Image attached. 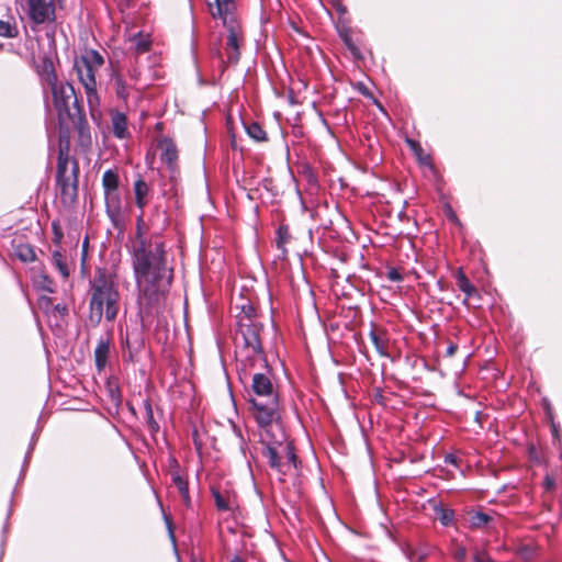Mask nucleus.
Here are the masks:
<instances>
[{"label": "nucleus", "instance_id": "obj_20", "mask_svg": "<svg viewBox=\"0 0 562 562\" xmlns=\"http://www.w3.org/2000/svg\"><path fill=\"white\" fill-rule=\"evenodd\" d=\"M212 495L214 497L215 506L221 512H231L234 509L235 496L229 492L222 493L216 488H212Z\"/></svg>", "mask_w": 562, "mask_h": 562}, {"label": "nucleus", "instance_id": "obj_15", "mask_svg": "<svg viewBox=\"0 0 562 562\" xmlns=\"http://www.w3.org/2000/svg\"><path fill=\"white\" fill-rule=\"evenodd\" d=\"M67 120H69L77 130L79 145L82 148H90L92 145V137L83 110H77V112H74V115Z\"/></svg>", "mask_w": 562, "mask_h": 562}, {"label": "nucleus", "instance_id": "obj_2", "mask_svg": "<svg viewBox=\"0 0 562 562\" xmlns=\"http://www.w3.org/2000/svg\"><path fill=\"white\" fill-rule=\"evenodd\" d=\"M132 265L138 291L139 314L150 316L161 305L169 285L165 244L159 237L145 238L144 213L137 217L136 239L132 246Z\"/></svg>", "mask_w": 562, "mask_h": 562}, {"label": "nucleus", "instance_id": "obj_29", "mask_svg": "<svg viewBox=\"0 0 562 562\" xmlns=\"http://www.w3.org/2000/svg\"><path fill=\"white\" fill-rule=\"evenodd\" d=\"M14 255L23 262H32L36 257L33 248L26 244L15 246Z\"/></svg>", "mask_w": 562, "mask_h": 562}, {"label": "nucleus", "instance_id": "obj_22", "mask_svg": "<svg viewBox=\"0 0 562 562\" xmlns=\"http://www.w3.org/2000/svg\"><path fill=\"white\" fill-rule=\"evenodd\" d=\"M276 240H274V244H276V247L277 249L280 251L279 254V258L280 259H285L286 255H288V249H286V244L289 243V240L291 239V235L289 233V227L288 225H279L277 232H276Z\"/></svg>", "mask_w": 562, "mask_h": 562}, {"label": "nucleus", "instance_id": "obj_48", "mask_svg": "<svg viewBox=\"0 0 562 562\" xmlns=\"http://www.w3.org/2000/svg\"><path fill=\"white\" fill-rule=\"evenodd\" d=\"M448 214H449L451 221H456L457 220V213L451 212V213H448Z\"/></svg>", "mask_w": 562, "mask_h": 562}, {"label": "nucleus", "instance_id": "obj_21", "mask_svg": "<svg viewBox=\"0 0 562 562\" xmlns=\"http://www.w3.org/2000/svg\"><path fill=\"white\" fill-rule=\"evenodd\" d=\"M171 482L177 487L186 507L191 508L192 502L189 492V481L187 473L184 472L180 475H175V477L171 479Z\"/></svg>", "mask_w": 562, "mask_h": 562}, {"label": "nucleus", "instance_id": "obj_25", "mask_svg": "<svg viewBox=\"0 0 562 562\" xmlns=\"http://www.w3.org/2000/svg\"><path fill=\"white\" fill-rule=\"evenodd\" d=\"M145 411V422L151 434H157L160 429L158 422L155 419L151 403L148 398L143 401Z\"/></svg>", "mask_w": 562, "mask_h": 562}, {"label": "nucleus", "instance_id": "obj_17", "mask_svg": "<svg viewBox=\"0 0 562 562\" xmlns=\"http://www.w3.org/2000/svg\"><path fill=\"white\" fill-rule=\"evenodd\" d=\"M151 47V40L149 34H144L142 32L136 33L131 37V47L130 49L133 52V56L130 57V61L132 64L136 63L137 56L144 53L149 52Z\"/></svg>", "mask_w": 562, "mask_h": 562}, {"label": "nucleus", "instance_id": "obj_36", "mask_svg": "<svg viewBox=\"0 0 562 562\" xmlns=\"http://www.w3.org/2000/svg\"><path fill=\"white\" fill-rule=\"evenodd\" d=\"M386 278L392 282H402L404 279L402 272L395 267L387 268Z\"/></svg>", "mask_w": 562, "mask_h": 562}, {"label": "nucleus", "instance_id": "obj_42", "mask_svg": "<svg viewBox=\"0 0 562 562\" xmlns=\"http://www.w3.org/2000/svg\"><path fill=\"white\" fill-rule=\"evenodd\" d=\"M474 562H494L487 553L485 552H476L474 555Z\"/></svg>", "mask_w": 562, "mask_h": 562}, {"label": "nucleus", "instance_id": "obj_40", "mask_svg": "<svg viewBox=\"0 0 562 562\" xmlns=\"http://www.w3.org/2000/svg\"><path fill=\"white\" fill-rule=\"evenodd\" d=\"M38 303H40V307L42 310H44V312L46 313L47 316L50 317V310L53 306L52 299L48 296H41Z\"/></svg>", "mask_w": 562, "mask_h": 562}, {"label": "nucleus", "instance_id": "obj_10", "mask_svg": "<svg viewBox=\"0 0 562 562\" xmlns=\"http://www.w3.org/2000/svg\"><path fill=\"white\" fill-rule=\"evenodd\" d=\"M19 3L34 26L54 23L57 10L64 7V0H20Z\"/></svg>", "mask_w": 562, "mask_h": 562}, {"label": "nucleus", "instance_id": "obj_31", "mask_svg": "<svg viewBox=\"0 0 562 562\" xmlns=\"http://www.w3.org/2000/svg\"><path fill=\"white\" fill-rule=\"evenodd\" d=\"M35 283L38 289L48 292L54 293L55 292V283L54 281L45 273H41L36 277Z\"/></svg>", "mask_w": 562, "mask_h": 562}, {"label": "nucleus", "instance_id": "obj_51", "mask_svg": "<svg viewBox=\"0 0 562 562\" xmlns=\"http://www.w3.org/2000/svg\"><path fill=\"white\" fill-rule=\"evenodd\" d=\"M244 445H245V442H244V439L241 438V446H240V450L245 453Z\"/></svg>", "mask_w": 562, "mask_h": 562}, {"label": "nucleus", "instance_id": "obj_27", "mask_svg": "<svg viewBox=\"0 0 562 562\" xmlns=\"http://www.w3.org/2000/svg\"><path fill=\"white\" fill-rule=\"evenodd\" d=\"M19 35V27L13 18L8 21L0 20V36L14 38Z\"/></svg>", "mask_w": 562, "mask_h": 562}, {"label": "nucleus", "instance_id": "obj_8", "mask_svg": "<svg viewBox=\"0 0 562 562\" xmlns=\"http://www.w3.org/2000/svg\"><path fill=\"white\" fill-rule=\"evenodd\" d=\"M158 147L161 149L159 158L165 165V168L157 170V182L160 188L161 195L165 196L168 193L176 191V187L180 179V169L178 164L179 150L173 140L168 137L162 138L159 142Z\"/></svg>", "mask_w": 562, "mask_h": 562}, {"label": "nucleus", "instance_id": "obj_6", "mask_svg": "<svg viewBox=\"0 0 562 562\" xmlns=\"http://www.w3.org/2000/svg\"><path fill=\"white\" fill-rule=\"evenodd\" d=\"M41 79L43 85L52 91L54 106L60 124H64L77 110H82L78 103L74 86L69 82H58L52 63L44 64Z\"/></svg>", "mask_w": 562, "mask_h": 562}, {"label": "nucleus", "instance_id": "obj_43", "mask_svg": "<svg viewBox=\"0 0 562 562\" xmlns=\"http://www.w3.org/2000/svg\"><path fill=\"white\" fill-rule=\"evenodd\" d=\"M543 484L546 491H551L555 486V480L550 475H546Z\"/></svg>", "mask_w": 562, "mask_h": 562}, {"label": "nucleus", "instance_id": "obj_45", "mask_svg": "<svg viewBox=\"0 0 562 562\" xmlns=\"http://www.w3.org/2000/svg\"><path fill=\"white\" fill-rule=\"evenodd\" d=\"M457 349H458V346L456 344H453V342L449 344V346L447 347V350H446L447 356L452 357L456 353Z\"/></svg>", "mask_w": 562, "mask_h": 562}, {"label": "nucleus", "instance_id": "obj_30", "mask_svg": "<svg viewBox=\"0 0 562 562\" xmlns=\"http://www.w3.org/2000/svg\"><path fill=\"white\" fill-rule=\"evenodd\" d=\"M108 396L111 403L119 408L122 403V394L117 384L109 382L106 384Z\"/></svg>", "mask_w": 562, "mask_h": 562}, {"label": "nucleus", "instance_id": "obj_50", "mask_svg": "<svg viewBox=\"0 0 562 562\" xmlns=\"http://www.w3.org/2000/svg\"><path fill=\"white\" fill-rule=\"evenodd\" d=\"M116 214H117V213H114V212L109 213V215H110L111 220H113V221H114V215H116Z\"/></svg>", "mask_w": 562, "mask_h": 562}, {"label": "nucleus", "instance_id": "obj_32", "mask_svg": "<svg viewBox=\"0 0 562 562\" xmlns=\"http://www.w3.org/2000/svg\"><path fill=\"white\" fill-rule=\"evenodd\" d=\"M340 36L345 43V45L347 46V48L350 50V53L355 56V57H358L360 56V49L359 47L355 44V42L352 41V37H351V34L349 31H344L340 33Z\"/></svg>", "mask_w": 562, "mask_h": 562}, {"label": "nucleus", "instance_id": "obj_7", "mask_svg": "<svg viewBox=\"0 0 562 562\" xmlns=\"http://www.w3.org/2000/svg\"><path fill=\"white\" fill-rule=\"evenodd\" d=\"M104 65L103 56L95 49H87L75 58L74 69L79 82L85 88L87 102L91 111L100 104L95 75Z\"/></svg>", "mask_w": 562, "mask_h": 562}, {"label": "nucleus", "instance_id": "obj_44", "mask_svg": "<svg viewBox=\"0 0 562 562\" xmlns=\"http://www.w3.org/2000/svg\"><path fill=\"white\" fill-rule=\"evenodd\" d=\"M457 461H458V458L452 453H449L445 457V463H447V464L457 465Z\"/></svg>", "mask_w": 562, "mask_h": 562}, {"label": "nucleus", "instance_id": "obj_34", "mask_svg": "<svg viewBox=\"0 0 562 562\" xmlns=\"http://www.w3.org/2000/svg\"><path fill=\"white\" fill-rule=\"evenodd\" d=\"M299 175L300 177L305 179L308 184L315 186L317 182L316 176L308 165L302 166L301 170L299 171Z\"/></svg>", "mask_w": 562, "mask_h": 562}, {"label": "nucleus", "instance_id": "obj_13", "mask_svg": "<svg viewBox=\"0 0 562 562\" xmlns=\"http://www.w3.org/2000/svg\"><path fill=\"white\" fill-rule=\"evenodd\" d=\"M144 349V339L138 330H132L122 338V358L124 362L135 363Z\"/></svg>", "mask_w": 562, "mask_h": 562}, {"label": "nucleus", "instance_id": "obj_18", "mask_svg": "<svg viewBox=\"0 0 562 562\" xmlns=\"http://www.w3.org/2000/svg\"><path fill=\"white\" fill-rule=\"evenodd\" d=\"M456 282L458 289L465 294L463 300L464 304H468L472 297H479L476 288L470 282L461 269L457 272Z\"/></svg>", "mask_w": 562, "mask_h": 562}, {"label": "nucleus", "instance_id": "obj_39", "mask_svg": "<svg viewBox=\"0 0 562 562\" xmlns=\"http://www.w3.org/2000/svg\"><path fill=\"white\" fill-rule=\"evenodd\" d=\"M427 554L426 550H414L407 553V558L411 562H418L425 559Z\"/></svg>", "mask_w": 562, "mask_h": 562}, {"label": "nucleus", "instance_id": "obj_1", "mask_svg": "<svg viewBox=\"0 0 562 562\" xmlns=\"http://www.w3.org/2000/svg\"><path fill=\"white\" fill-rule=\"evenodd\" d=\"M236 360L239 380L246 383L251 414L259 427L279 424L280 400L261 345L262 324L252 304L241 305L236 315Z\"/></svg>", "mask_w": 562, "mask_h": 562}, {"label": "nucleus", "instance_id": "obj_5", "mask_svg": "<svg viewBox=\"0 0 562 562\" xmlns=\"http://www.w3.org/2000/svg\"><path fill=\"white\" fill-rule=\"evenodd\" d=\"M211 15L220 19L228 34L225 44L227 64L236 65L240 59V47L245 43L244 33L236 16L235 0H206Z\"/></svg>", "mask_w": 562, "mask_h": 562}, {"label": "nucleus", "instance_id": "obj_3", "mask_svg": "<svg viewBox=\"0 0 562 562\" xmlns=\"http://www.w3.org/2000/svg\"><path fill=\"white\" fill-rule=\"evenodd\" d=\"M89 319L99 325L104 317L106 322H114L121 306V294L115 273L105 268H97L89 280Z\"/></svg>", "mask_w": 562, "mask_h": 562}, {"label": "nucleus", "instance_id": "obj_46", "mask_svg": "<svg viewBox=\"0 0 562 562\" xmlns=\"http://www.w3.org/2000/svg\"><path fill=\"white\" fill-rule=\"evenodd\" d=\"M53 229L55 231L56 237L60 239L63 237L61 233H57V224L53 222Z\"/></svg>", "mask_w": 562, "mask_h": 562}, {"label": "nucleus", "instance_id": "obj_47", "mask_svg": "<svg viewBox=\"0 0 562 562\" xmlns=\"http://www.w3.org/2000/svg\"><path fill=\"white\" fill-rule=\"evenodd\" d=\"M420 161L424 165L430 166V158H429V156H426L425 158L420 157Z\"/></svg>", "mask_w": 562, "mask_h": 562}, {"label": "nucleus", "instance_id": "obj_49", "mask_svg": "<svg viewBox=\"0 0 562 562\" xmlns=\"http://www.w3.org/2000/svg\"><path fill=\"white\" fill-rule=\"evenodd\" d=\"M231 562H244L240 557H234Z\"/></svg>", "mask_w": 562, "mask_h": 562}, {"label": "nucleus", "instance_id": "obj_35", "mask_svg": "<svg viewBox=\"0 0 562 562\" xmlns=\"http://www.w3.org/2000/svg\"><path fill=\"white\" fill-rule=\"evenodd\" d=\"M168 473L170 479L175 477V475L184 473V470L180 467L178 460L175 457H170L168 459Z\"/></svg>", "mask_w": 562, "mask_h": 562}, {"label": "nucleus", "instance_id": "obj_26", "mask_svg": "<svg viewBox=\"0 0 562 562\" xmlns=\"http://www.w3.org/2000/svg\"><path fill=\"white\" fill-rule=\"evenodd\" d=\"M52 261L54 267L60 273L64 279H67L69 276V267L67 262V257L60 251H54L52 255Z\"/></svg>", "mask_w": 562, "mask_h": 562}, {"label": "nucleus", "instance_id": "obj_9", "mask_svg": "<svg viewBox=\"0 0 562 562\" xmlns=\"http://www.w3.org/2000/svg\"><path fill=\"white\" fill-rule=\"evenodd\" d=\"M78 173V162L76 159L70 158L68 143H60L57 158L56 184L65 201H72L77 195Z\"/></svg>", "mask_w": 562, "mask_h": 562}, {"label": "nucleus", "instance_id": "obj_11", "mask_svg": "<svg viewBox=\"0 0 562 562\" xmlns=\"http://www.w3.org/2000/svg\"><path fill=\"white\" fill-rule=\"evenodd\" d=\"M112 67V78L114 80L115 94L119 99L126 102L131 94L133 85L136 83L139 79L140 71L135 65L132 64V60L130 61V67L126 69V74L123 66L117 65Z\"/></svg>", "mask_w": 562, "mask_h": 562}, {"label": "nucleus", "instance_id": "obj_28", "mask_svg": "<svg viewBox=\"0 0 562 562\" xmlns=\"http://www.w3.org/2000/svg\"><path fill=\"white\" fill-rule=\"evenodd\" d=\"M246 132L250 138L256 142H265L267 140V133L262 128V126L257 122H250L245 125Z\"/></svg>", "mask_w": 562, "mask_h": 562}, {"label": "nucleus", "instance_id": "obj_16", "mask_svg": "<svg viewBox=\"0 0 562 562\" xmlns=\"http://www.w3.org/2000/svg\"><path fill=\"white\" fill-rule=\"evenodd\" d=\"M111 355V338L109 336L101 337L94 348V366L98 372L105 370Z\"/></svg>", "mask_w": 562, "mask_h": 562}, {"label": "nucleus", "instance_id": "obj_12", "mask_svg": "<svg viewBox=\"0 0 562 562\" xmlns=\"http://www.w3.org/2000/svg\"><path fill=\"white\" fill-rule=\"evenodd\" d=\"M120 178L115 169H108L102 176V187L106 211H121V195L119 191Z\"/></svg>", "mask_w": 562, "mask_h": 562}, {"label": "nucleus", "instance_id": "obj_38", "mask_svg": "<svg viewBox=\"0 0 562 562\" xmlns=\"http://www.w3.org/2000/svg\"><path fill=\"white\" fill-rule=\"evenodd\" d=\"M454 518V514L452 510L441 509L439 520L443 526H449Z\"/></svg>", "mask_w": 562, "mask_h": 562}, {"label": "nucleus", "instance_id": "obj_4", "mask_svg": "<svg viewBox=\"0 0 562 562\" xmlns=\"http://www.w3.org/2000/svg\"><path fill=\"white\" fill-rule=\"evenodd\" d=\"M259 438L263 446L262 454L270 468L278 473L279 481L284 482L288 477L297 476V456L280 424L259 427Z\"/></svg>", "mask_w": 562, "mask_h": 562}, {"label": "nucleus", "instance_id": "obj_24", "mask_svg": "<svg viewBox=\"0 0 562 562\" xmlns=\"http://www.w3.org/2000/svg\"><path fill=\"white\" fill-rule=\"evenodd\" d=\"M327 228L336 234H345L346 231H350V221L345 213H335V218L329 220V226H325V229Z\"/></svg>", "mask_w": 562, "mask_h": 562}, {"label": "nucleus", "instance_id": "obj_19", "mask_svg": "<svg viewBox=\"0 0 562 562\" xmlns=\"http://www.w3.org/2000/svg\"><path fill=\"white\" fill-rule=\"evenodd\" d=\"M113 135L116 138L124 139L130 133L127 128V117L123 112H114L111 116Z\"/></svg>", "mask_w": 562, "mask_h": 562}, {"label": "nucleus", "instance_id": "obj_23", "mask_svg": "<svg viewBox=\"0 0 562 562\" xmlns=\"http://www.w3.org/2000/svg\"><path fill=\"white\" fill-rule=\"evenodd\" d=\"M369 337L378 351V353L381 357H389V339L386 337V334L384 331H375L374 329H371L369 333Z\"/></svg>", "mask_w": 562, "mask_h": 562}, {"label": "nucleus", "instance_id": "obj_52", "mask_svg": "<svg viewBox=\"0 0 562 562\" xmlns=\"http://www.w3.org/2000/svg\"><path fill=\"white\" fill-rule=\"evenodd\" d=\"M130 411L132 414H135V408L133 406H130Z\"/></svg>", "mask_w": 562, "mask_h": 562}, {"label": "nucleus", "instance_id": "obj_41", "mask_svg": "<svg viewBox=\"0 0 562 562\" xmlns=\"http://www.w3.org/2000/svg\"><path fill=\"white\" fill-rule=\"evenodd\" d=\"M452 557L459 561V562H463L465 560V557H467V550L463 546H459L457 544L452 551Z\"/></svg>", "mask_w": 562, "mask_h": 562}, {"label": "nucleus", "instance_id": "obj_33", "mask_svg": "<svg viewBox=\"0 0 562 562\" xmlns=\"http://www.w3.org/2000/svg\"><path fill=\"white\" fill-rule=\"evenodd\" d=\"M491 519L492 518L490 515L482 513V512H477L471 516L470 522H471V526H473L475 528H481V527H484L485 525H487Z\"/></svg>", "mask_w": 562, "mask_h": 562}, {"label": "nucleus", "instance_id": "obj_53", "mask_svg": "<svg viewBox=\"0 0 562 562\" xmlns=\"http://www.w3.org/2000/svg\"><path fill=\"white\" fill-rule=\"evenodd\" d=\"M20 2V0H15V3Z\"/></svg>", "mask_w": 562, "mask_h": 562}, {"label": "nucleus", "instance_id": "obj_14", "mask_svg": "<svg viewBox=\"0 0 562 562\" xmlns=\"http://www.w3.org/2000/svg\"><path fill=\"white\" fill-rule=\"evenodd\" d=\"M153 190L150 184L145 180V178L137 173L134 183H133V195L135 206L139 210H144L148 206L150 200L153 199Z\"/></svg>", "mask_w": 562, "mask_h": 562}, {"label": "nucleus", "instance_id": "obj_37", "mask_svg": "<svg viewBox=\"0 0 562 562\" xmlns=\"http://www.w3.org/2000/svg\"><path fill=\"white\" fill-rule=\"evenodd\" d=\"M68 314V306L65 303H57L52 306L50 316L64 317Z\"/></svg>", "mask_w": 562, "mask_h": 562}]
</instances>
